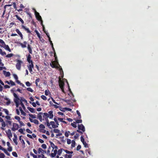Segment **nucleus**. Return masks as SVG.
I'll return each mask as SVG.
<instances>
[{
  "mask_svg": "<svg viewBox=\"0 0 158 158\" xmlns=\"http://www.w3.org/2000/svg\"><path fill=\"white\" fill-rule=\"evenodd\" d=\"M41 98L44 100H46L47 99V97H46L45 96H44V95H42L41 96Z\"/></svg>",
  "mask_w": 158,
  "mask_h": 158,
  "instance_id": "de8ad7c7",
  "label": "nucleus"
},
{
  "mask_svg": "<svg viewBox=\"0 0 158 158\" xmlns=\"http://www.w3.org/2000/svg\"><path fill=\"white\" fill-rule=\"evenodd\" d=\"M44 152L46 153V151H44L43 149L41 148H39L38 149V152L39 154H40V153H44Z\"/></svg>",
  "mask_w": 158,
  "mask_h": 158,
  "instance_id": "b1692460",
  "label": "nucleus"
},
{
  "mask_svg": "<svg viewBox=\"0 0 158 158\" xmlns=\"http://www.w3.org/2000/svg\"><path fill=\"white\" fill-rule=\"evenodd\" d=\"M19 131L21 133H22V134H25V133H24V132H23V128H20L19 130Z\"/></svg>",
  "mask_w": 158,
  "mask_h": 158,
  "instance_id": "8fccbe9b",
  "label": "nucleus"
},
{
  "mask_svg": "<svg viewBox=\"0 0 158 158\" xmlns=\"http://www.w3.org/2000/svg\"><path fill=\"white\" fill-rule=\"evenodd\" d=\"M42 26L43 27V29L44 30V32L46 33V35L47 36L48 38L49 36V33H48V32H46V31H45L44 30V28H45L44 27V26H43V25L42 24Z\"/></svg>",
  "mask_w": 158,
  "mask_h": 158,
  "instance_id": "58836bf2",
  "label": "nucleus"
},
{
  "mask_svg": "<svg viewBox=\"0 0 158 158\" xmlns=\"http://www.w3.org/2000/svg\"><path fill=\"white\" fill-rule=\"evenodd\" d=\"M26 131L27 132L29 133H32V131H31L29 128H27Z\"/></svg>",
  "mask_w": 158,
  "mask_h": 158,
  "instance_id": "0e129e2a",
  "label": "nucleus"
},
{
  "mask_svg": "<svg viewBox=\"0 0 158 158\" xmlns=\"http://www.w3.org/2000/svg\"><path fill=\"white\" fill-rule=\"evenodd\" d=\"M80 135L78 134V133H77L75 135H74V138L75 139H77L78 137Z\"/></svg>",
  "mask_w": 158,
  "mask_h": 158,
  "instance_id": "5fc2aeb1",
  "label": "nucleus"
},
{
  "mask_svg": "<svg viewBox=\"0 0 158 158\" xmlns=\"http://www.w3.org/2000/svg\"><path fill=\"white\" fill-rule=\"evenodd\" d=\"M27 41H24L23 43H20V45L23 48H25L26 47V44H27Z\"/></svg>",
  "mask_w": 158,
  "mask_h": 158,
  "instance_id": "aec40b11",
  "label": "nucleus"
},
{
  "mask_svg": "<svg viewBox=\"0 0 158 158\" xmlns=\"http://www.w3.org/2000/svg\"><path fill=\"white\" fill-rule=\"evenodd\" d=\"M30 155L31 156H32L34 158H37V155H34V154L33 153L31 152L30 153Z\"/></svg>",
  "mask_w": 158,
  "mask_h": 158,
  "instance_id": "e2e57ef3",
  "label": "nucleus"
},
{
  "mask_svg": "<svg viewBox=\"0 0 158 158\" xmlns=\"http://www.w3.org/2000/svg\"><path fill=\"white\" fill-rule=\"evenodd\" d=\"M64 101L68 104V105H70V106H73L74 104L72 101H70V100H64Z\"/></svg>",
  "mask_w": 158,
  "mask_h": 158,
  "instance_id": "a211bd4d",
  "label": "nucleus"
},
{
  "mask_svg": "<svg viewBox=\"0 0 158 158\" xmlns=\"http://www.w3.org/2000/svg\"><path fill=\"white\" fill-rule=\"evenodd\" d=\"M27 108L31 112H35V110L34 108L27 107Z\"/></svg>",
  "mask_w": 158,
  "mask_h": 158,
  "instance_id": "412c9836",
  "label": "nucleus"
},
{
  "mask_svg": "<svg viewBox=\"0 0 158 158\" xmlns=\"http://www.w3.org/2000/svg\"><path fill=\"white\" fill-rule=\"evenodd\" d=\"M54 120L56 124L55 125V126H56V128H57V127H58V126L59 125V123L57 120V118H56V117H55V118H54Z\"/></svg>",
  "mask_w": 158,
  "mask_h": 158,
  "instance_id": "a878e982",
  "label": "nucleus"
},
{
  "mask_svg": "<svg viewBox=\"0 0 158 158\" xmlns=\"http://www.w3.org/2000/svg\"><path fill=\"white\" fill-rule=\"evenodd\" d=\"M3 111L5 112L6 115H9V112L7 109H3Z\"/></svg>",
  "mask_w": 158,
  "mask_h": 158,
  "instance_id": "c9c22d12",
  "label": "nucleus"
},
{
  "mask_svg": "<svg viewBox=\"0 0 158 158\" xmlns=\"http://www.w3.org/2000/svg\"><path fill=\"white\" fill-rule=\"evenodd\" d=\"M16 17H17V19H19V21H20L21 22V23H24V20H23V19H22V18H20V17H19V16H18V15L16 16Z\"/></svg>",
  "mask_w": 158,
  "mask_h": 158,
  "instance_id": "c756f323",
  "label": "nucleus"
},
{
  "mask_svg": "<svg viewBox=\"0 0 158 158\" xmlns=\"http://www.w3.org/2000/svg\"><path fill=\"white\" fill-rule=\"evenodd\" d=\"M1 125H2V129L3 130H4V129H5L4 128V127H5L6 126V124L5 122V121H4L3 119V121H2V123H1Z\"/></svg>",
  "mask_w": 158,
  "mask_h": 158,
  "instance_id": "5701e85b",
  "label": "nucleus"
},
{
  "mask_svg": "<svg viewBox=\"0 0 158 158\" xmlns=\"http://www.w3.org/2000/svg\"><path fill=\"white\" fill-rule=\"evenodd\" d=\"M42 114H44V113H43V112H40L38 115V118L40 119V122H42L43 120L42 117Z\"/></svg>",
  "mask_w": 158,
  "mask_h": 158,
  "instance_id": "ddd939ff",
  "label": "nucleus"
},
{
  "mask_svg": "<svg viewBox=\"0 0 158 158\" xmlns=\"http://www.w3.org/2000/svg\"><path fill=\"white\" fill-rule=\"evenodd\" d=\"M13 7H14V8L15 10H17V9L16 4V3L15 2H13Z\"/></svg>",
  "mask_w": 158,
  "mask_h": 158,
  "instance_id": "052dcab7",
  "label": "nucleus"
},
{
  "mask_svg": "<svg viewBox=\"0 0 158 158\" xmlns=\"http://www.w3.org/2000/svg\"><path fill=\"white\" fill-rule=\"evenodd\" d=\"M50 124H51V125H52V128H55H55H56V126L55 122L51 121Z\"/></svg>",
  "mask_w": 158,
  "mask_h": 158,
  "instance_id": "393cba45",
  "label": "nucleus"
},
{
  "mask_svg": "<svg viewBox=\"0 0 158 158\" xmlns=\"http://www.w3.org/2000/svg\"><path fill=\"white\" fill-rule=\"evenodd\" d=\"M19 109L20 110V111L21 112V114L22 115H24V116H26V113L25 112H24V111H23V110L21 107H19Z\"/></svg>",
  "mask_w": 158,
  "mask_h": 158,
  "instance_id": "bb28decb",
  "label": "nucleus"
},
{
  "mask_svg": "<svg viewBox=\"0 0 158 158\" xmlns=\"http://www.w3.org/2000/svg\"><path fill=\"white\" fill-rule=\"evenodd\" d=\"M50 64L52 68H59V70L61 72V71H62L63 72L62 69V67H60L58 62H56V61L54 60V61L52 62L51 63H50Z\"/></svg>",
  "mask_w": 158,
  "mask_h": 158,
  "instance_id": "f03ea898",
  "label": "nucleus"
},
{
  "mask_svg": "<svg viewBox=\"0 0 158 158\" xmlns=\"http://www.w3.org/2000/svg\"><path fill=\"white\" fill-rule=\"evenodd\" d=\"M77 127L78 128L81 130L83 132L85 131V127H84V126L83 125H82V124H80V125L78 124L77 125Z\"/></svg>",
  "mask_w": 158,
  "mask_h": 158,
  "instance_id": "9d476101",
  "label": "nucleus"
},
{
  "mask_svg": "<svg viewBox=\"0 0 158 158\" xmlns=\"http://www.w3.org/2000/svg\"><path fill=\"white\" fill-rule=\"evenodd\" d=\"M5 118L7 119V120H11V117L9 115H7L6 116H5Z\"/></svg>",
  "mask_w": 158,
  "mask_h": 158,
  "instance_id": "09e8293b",
  "label": "nucleus"
},
{
  "mask_svg": "<svg viewBox=\"0 0 158 158\" xmlns=\"http://www.w3.org/2000/svg\"><path fill=\"white\" fill-rule=\"evenodd\" d=\"M3 73L6 77H9L10 75V73L9 71H6L4 70Z\"/></svg>",
  "mask_w": 158,
  "mask_h": 158,
  "instance_id": "dca6fc26",
  "label": "nucleus"
},
{
  "mask_svg": "<svg viewBox=\"0 0 158 158\" xmlns=\"http://www.w3.org/2000/svg\"><path fill=\"white\" fill-rule=\"evenodd\" d=\"M22 28H23L25 30L27 31V33H31V31L30 30H29L28 28H27L25 26H23V25H22Z\"/></svg>",
  "mask_w": 158,
  "mask_h": 158,
  "instance_id": "6ab92c4d",
  "label": "nucleus"
},
{
  "mask_svg": "<svg viewBox=\"0 0 158 158\" xmlns=\"http://www.w3.org/2000/svg\"><path fill=\"white\" fill-rule=\"evenodd\" d=\"M53 131L54 132L57 133V134H58V133H59L60 132V130L58 129V128H55L53 130Z\"/></svg>",
  "mask_w": 158,
  "mask_h": 158,
  "instance_id": "e433bc0d",
  "label": "nucleus"
},
{
  "mask_svg": "<svg viewBox=\"0 0 158 158\" xmlns=\"http://www.w3.org/2000/svg\"><path fill=\"white\" fill-rule=\"evenodd\" d=\"M35 10V16L36 17V18L38 20H39V21H40V20L42 21L41 23H42V17L40 15V14L39 13V12H37Z\"/></svg>",
  "mask_w": 158,
  "mask_h": 158,
  "instance_id": "6e6552de",
  "label": "nucleus"
},
{
  "mask_svg": "<svg viewBox=\"0 0 158 158\" xmlns=\"http://www.w3.org/2000/svg\"><path fill=\"white\" fill-rule=\"evenodd\" d=\"M28 67H29L31 68H33L34 67V65L33 64V63L32 60H31L30 63L29 64Z\"/></svg>",
  "mask_w": 158,
  "mask_h": 158,
  "instance_id": "4be33fe9",
  "label": "nucleus"
},
{
  "mask_svg": "<svg viewBox=\"0 0 158 158\" xmlns=\"http://www.w3.org/2000/svg\"><path fill=\"white\" fill-rule=\"evenodd\" d=\"M80 139H81V142L83 143L84 145V139L83 138V136H81V137H80Z\"/></svg>",
  "mask_w": 158,
  "mask_h": 158,
  "instance_id": "3c124183",
  "label": "nucleus"
},
{
  "mask_svg": "<svg viewBox=\"0 0 158 158\" xmlns=\"http://www.w3.org/2000/svg\"><path fill=\"white\" fill-rule=\"evenodd\" d=\"M57 149H55L53 150L54 152L51 153L50 155L52 157H55V156L57 153Z\"/></svg>",
  "mask_w": 158,
  "mask_h": 158,
  "instance_id": "4468645a",
  "label": "nucleus"
},
{
  "mask_svg": "<svg viewBox=\"0 0 158 158\" xmlns=\"http://www.w3.org/2000/svg\"><path fill=\"white\" fill-rule=\"evenodd\" d=\"M13 94L15 98V99H14V101L15 103L16 107H18L19 105V98L18 95H17L16 94H15V93H14V92L13 93Z\"/></svg>",
  "mask_w": 158,
  "mask_h": 158,
  "instance_id": "0eeeda50",
  "label": "nucleus"
},
{
  "mask_svg": "<svg viewBox=\"0 0 158 158\" xmlns=\"http://www.w3.org/2000/svg\"><path fill=\"white\" fill-rule=\"evenodd\" d=\"M29 102L31 104L33 107H36V102H31V101H29Z\"/></svg>",
  "mask_w": 158,
  "mask_h": 158,
  "instance_id": "a18cd8bd",
  "label": "nucleus"
},
{
  "mask_svg": "<svg viewBox=\"0 0 158 158\" xmlns=\"http://www.w3.org/2000/svg\"><path fill=\"white\" fill-rule=\"evenodd\" d=\"M84 146L85 147V148H88V145L87 143L85 141L84 139Z\"/></svg>",
  "mask_w": 158,
  "mask_h": 158,
  "instance_id": "6e6d98bb",
  "label": "nucleus"
},
{
  "mask_svg": "<svg viewBox=\"0 0 158 158\" xmlns=\"http://www.w3.org/2000/svg\"><path fill=\"white\" fill-rule=\"evenodd\" d=\"M26 84L27 86H30L31 85L29 81H27L26 82Z\"/></svg>",
  "mask_w": 158,
  "mask_h": 158,
  "instance_id": "69168bd1",
  "label": "nucleus"
},
{
  "mask_svg": "<svg viewBox=\"0 0 158 158\" xmlns=\"http://www.w3.org/2000/svg\"><path fill=\"white\" fill-rule=\"evenodd\" d=\"M0 43H1V44H2V46H3L6 50L9 51L10 52L11 51V50L10 48L9 45H6L3 40L0 39Z\"/></svg>",
  "mask_w": 158,
  "mask_h": 158,
  "instance_id": "20e7f679",
  "label": "nucleus"
},
{
  "mask_svg": "<svg viewBox=\"0 0 158 158\" xmlns=\"http://www.w3.org/2000/svg\"><path fill=\"white\" fill-rule=\"evenodd\" d=\"M27 48L29 52V54L27 56V60L30 64L31 60V54H30V53H32V49L31 46V45H30V44H28Z\"/></svg>",
  "mask_w": 158,
  "mask_h": 158,
  "instance_id": "7ed1b4c3",
  "label": "nucleus"
},
{
  "mask_svg": "<svg viewBox=\"0 0 158 158\" xmlns=\"http://www.w3.org/2000/svg\"><path fill=\"white\" fill-rule=\"evenodd\" d=\"M10 84L12 85V86H13V85H15V84L14 82V81H11V80H10Z\"/></svg>",
  "mask_w": 158,
  "mask_h": 158,
  "instance_id": "bf43d9fd",
  "label": "nucleus"
},
{
  "mask_svg": "<svg viewBox=\"0 0 158 158\" xmlns=\"http://www.w3.org/2000/svg\"><path fill=\"white\" fill-rule=\"evenodd\" d=\"M76 122H74L73 123H71V125L73 126V127L74 128H76L77 127V125L76 124Z\"/></svg>",
  "mask_w": 158,
  "mask_h": 158,
  "instance_id": "ea45409f",
  "label": "nucleus"
},
{
  "mask_svg": "<svg viewBox=\"0 0 158 158\" xmlns=\"http://www.w3.org/2000/svg\"><path fill=\"white\" fill-rule=\"evenodd\" d=\"M17 63L16 64V67L18 70H20L21 67V65L23 63V62L21 60H16Z\"/></svg>",
  "mask_w": 158,
  "mask_h": 158,
  "instance_id": "39448f33",
  "label": "nucleus"
},
{
  "mask_svg": "<svg viewBox=\"0 0 158 158\" xmlns=\"http://www.w3.org/2000/svg\"><path fill=\"white\" fill-rule=\"evenodd\" d=\"M15 119H16V120H17L20 123V120H21V118L19 116H15Z\"/></svg>",
  "mask_w": 158,
  "mask_h": 158,
  "instance_id": "a19ab883",
  "label": "nucleus"
},
{
  "mask_svg": "<svg viewBox=\"0 0 158 158\" xmlns=\"http://www.w3.org/2000/svg\"><path fill=\"white\" fill-rule=\"evenodd\" d=\"M16 31L17 33L19 35L21 39L22 40V39H23V36L22 33L19 30H18V29H16Z\"/></svg>",
  "mask_w": 158,
  "mask_h": 158,
  "instance_id": "f3484780",
  "label": "nucleus"
},
{
  "mask_svg": "<svg viewBox=\"0 0 158 158\" xmlns=\"http://www.w3.org/2000/svg\"><path fill=\"white\" fill-rule=\"evenodd\" d=\"M69 133H70V131H66L65 132V135L66 137H68L69 135Z\"/></svg>",
  "mask_w": 158,
  "mask_h": 158,
  "instance_id": "603ef678",
  "label": "nucleus"
},
{
  "mask_svg": "<svg viewBox=\"0 0 158 158\" xmlns=\"http://www.w3.org/2000/svg\"><path fill=\"white\" fill-rule=\"evenodd\" d=\"M14 138L13 139V140L15 143V145H17L18 144V143L17 141L18 139V137L16 134H14Z\"/></svg>",
  "mask_w": 158,
  "mask_h": 158,
  "instance_id": "2eb2a0df",
  "label": "nucleus"
},
{
  "mask_svg": "<svg viewBox=\"0 0 158 158\" xmlns=\"http://www.w3.org/2000/svg\"><path fill=\"white\" fill-rule=\"evenodd\" d=\"M76 145V142L75 141V140H72V144H71V146L72 147H74Z\"/></svg>",
  "mask_w": 158,
  "mask_h": 158,
  "instance_id": "4c0bfd02",
  "label": "nucleus"
},
{
  "mask_svg": "<svg viewBox=\"0 0 158 158\" xmlns=\"http://www.w3.org/2000/svg\"><path fill=\"white\" fill-rule=\"evenodd\" d=\"M27 89L28 91H31V92H33V91H34L33 89H32V88H31V87L27 88Z\"/></svg>",
  "mask_w": 158,
  "mask_h": 158,
  "instance_id": "864d4df0",
  "label": "nucleus"
},
{
  "mask_svg": "<svg viewBox=\"0 0 158 158\" xmlns=\"http://www.w3.org/2000/svg\"><path fill=\"white\" fill-rule=\"evenodd\" d=\"M71 140L70 139H67V143L68 144H70L71 143Z\"/></svg>",
  "mask_w": 158,
  "mask_h": 158,
  "instance_id": "338daca9",
  "label": "nucleus"
},
{
  "mask_svg": "<svg viewBox=\"0 0 158 158\" xmlns=\"http://www.w3.org/2000/svg\"><path fill=\"white\" fill-rule=\"evenodd\" d=\"M76 112L77 115H78V119H81V116L80 112H79V111H78V110H77Z\"/></svg>",
  "mask_w": 158,
  "mask_h": 158,
  "instance_id": "473e14b6",
  "label": "nucleus"
},
{
  "mask_svg": "<svg viewBox=\"0 0 158 158\" xmlns=\"http://www.w3.org/2000/svg\"><path fill=\"white\" fill-rule=\"evenodd\" d=\"M5 99L7 101L6 102V105H10V103H11V102L9 98H5Z\"/></svg>",
  "mask_w": 158,
  "mask_h": 158,
  "instance_id": "c85d7f7f",
  "label": "nucleus"
},
{
  "mask_svg": "<svg viewBox=\"0 0 158 158\" xmlns=\"http://www.w3.org/2000/svg\"><path fill=\"white\" fill-rule=\"evenodd\" d=\"M43 117L44 118L43 120H44V119L45 120L47 123V124L48 120V118H49L50 119H52L53 118L54 114L53 111L52 110L49 111L48 113H44Z\"/></svg>",
  "mask_w": 158,
  "mask_h": 158,
  "instance_id": "f257e3e1",
  "label": "nucleus"
},
{
  "mask_svg": "<svg viewBox=\"0 0 158 158\" xmlns=\"http://www.w3.org/2000/svg\"><path fill=\"white\" fill-rule=\"evenodd\" d=\"M0 53L2 55H6V53L5 52H3L2 49H0Z\"/></svg>",
  "mask_w": 158,
  "mask_h": 158,
  "instance_id": "f704fd0d",
  "label": "nucleus"
},
{
  "mask_svg": "<svg viewBox=\"0 0 158 158\" xmlns=\"http://www.w3.org/2000/svg\"><path fill=\"white\" fill-rule=\"evenodd\" d=\"M49 142L50 143V145H51V147L52 148V152H53V151L54 150V149H58V148L57 146H55V144H54V143H53V142H51V141H50Z\"/></svg>",
  "mask_w": 158,
  "mask_h": 158,
  "instance_id": "f8f14e48",
  "label": "nucleus"
},
{
  "mask_svg": "<svg viewBox=\"0 0 158 158\" xmlns=\"http://www.w3.org/2000/svg\"><path fill=\"white\" fill-rule=\"evenodd\" d=\"M6 7H5V5L4 6V10L3 13V14L2 16V17H4V15L5 14L6 11Z\"/></svg>",
  "mask_w": 158,
  "mask_h": 158,
  "instance_id": "79ce46f5",
  "label": "nucleus"
},
{
  "mask_svg": "<svg viewBox=\"0 0 158 158\" xmlns=\"http://www.w3.org/2000/svg\"><path fill=\"white\" fill-rule=\"evenodd\" d=\"M81 148V145H78L76 149L77 150H79Z\"/></svg>",
  "mask_w": 158,
  "mask_h": 158,
  "instance_id": "774afa93",
  "label": "nucleus"
},
{
  "mask_svg": "<svg viewBox=\"0 0 158 158\" xmlns=\"http://www.w3.org/2000/svg\"><path fill=\"white\" fill-rule=\"evenodd\" d=\"M63 150H64V149L63 148H61L59 149L57 151V154L59 156H60L62 153Z\"/></svg>",
  "mask_w": 158,
  "mask_h": 158,
  "instance_id": "cd10ccee",
  "label": "nucleus"
},
{
  "mask_svg": "<svg viewBox=\"0 0 158 158\" xmlns=\"http://www.w3.org/2000/svg\"><path fill=\"white\" fill-rule=\"evenodd\" d=\"M64 151L66 153H67V154H72L73 153V151H68L67 149H64Z\"/></svg>",
  "mask_w": 158,
  "mask_h": 158,
  "instance_id": "2f4dec72",
  "label": "nucleus"
},
{
  "mask_svg": "<svg viewBox=\"0 0 158 158\" xmlns=\"http://www.w3.org/2000/svg\"><path fill=\"white\" fill-rule=\"evenodd\" d=\"M6 135H7V136L9 138V139H10L11 137H12V134L11 133V131L10 129H8L7 131H6Z\"/></svg>",
  "mask_w": 158,
  "mask_h": 158,
  "instance_id": "9b49d317",
  "label": "nucleus"
},
{
  "mask_svg": "<svg viewBox=\"0 0 158 158\" xmlns=\"http://www.w3.org/2000/svg\"><path fill=\"white\" fill-rule=\"evenodd\" d=\"M59 86L61 88L62 91L64 93H65L64 89V81H61L60 78H59Z\"/></svg>",
  "mask_w": 158,
  "mask_h": 158,
  "instance_id": "423d86ee",
  "label": "nucleus"
},
{
  "mask_svg": "<svg viewBox=\"0 0 158 158\" xmlns=\"http://www.w3.org/2000/svg\"><path fill=\"white\" fill-rule=\"evenodd\" d=\"M5 155L3 153H0V158H4Z\"/></svg>",
  "mask_w": 158,
  "mask_h": 158,
  "instance_id": "49530a36",
  "label": "nucleus"
},
{
  "mask_svg": "<svg viewBox=\"0 0 158 158\" xmlns=\"http://www.w3.org/2000/svg\"><path fill=\"white\" fill-rule=\"evenodd\" d=\"M13 55H14V54H13V53H10V54H7L6 56V57H12V56H13Z\"/></svg>",
  "mask_w": 158,
  "mask_h": 158,
  "instance_id": "72a5a7b5",
  "label": "nucleus"
},
{
  "mask_svg": "<svg viewBox=\"0 0 158 158\" xmlns=\"http://www.w3.org/2000/svg\"><path fill=\"white\" fill-rule=\"evenodd\" d=\"M19 127V125L18 123H13V127L11 128L12 131H15L16 130H17Z\"/></svg>",
  "mask_w": 158,
  "mask_h": 158,
  "instance_id": "1a4fd4ad",
  "label": "nucleus"
},
{
  "mask_svg": "<svg viewBox=\"0 0 158 158\" xmlns=\"http://www.w3.org/2000/svg\"><path fill=\"white\" fill-rule=\"evenodd\" d=\"M33 123L36 124H38L39 123L38 120H37V119H33Z\"/></svg>",
  "mask_w": 158,
  "mask_h": 158,
  "instance_id": "c03bdc74",
  "label": "nucleus"
},
{
  "mask_svg": "<svg viewBox=\"0 0 158 158\" xmlns=\"http://www.w3.org/2000/svg\"><path fill=\"white\" fill-rule=\"evenodd\" d=\"M72 155H68V153L64 155L65 158H71Z\"/></svg>",
  "mask_w": 158,
  "mask_h": 158,
  "instance_id": "7c9ffc66",
  "label": "nucleus"
},
{
  "mask_svg": "<svg viewBox=\"0 0 158 158\" xmlns=\"http://www.w3.org/2000/svg\"><path fill=\"white\" fill-rule=\"evenodd\" d=\"M12 154L13 156H16V157H17V156H18L16 152H13L12 153Z\"/></svg>",
  "mask_w": 158,
  "mask_h": 158,
  "instance_id": "4d7b16f0",
  "label": "nucleus"
},
{
  "mask_svg": "<svg viewBox=\"0 0 158 158\" xmlns=\"http://www.w3.org/2000/svg\"><path fill=\"white\" fill-rule=\"evenodd\" d=\"M82 119H77L76 120V123H82Z\"/></svg>",
  "mask_w": 158,
  "mask_h": 158,
  "instance_id": "13d9d810",
  "label": "nucleus"
},
{
  "mask_svg": "<svg viewBox=\"0 0 158 158\" xmlns=\"http://www.w3.org/2000/svg\"><path fill=\"white\" fill-rule=\"evenodd\" d=\"M41 147L44 149H46L47 146L45 144H43L41 145Z\"/></svg>",
  "mask_w": 158,
  "mask_h": 158,
  "instance_id": "680f3d73",
  "label": "nucleus"
},
{
  "mask_svg": "<svg viewBox=\"0 0 158 158\" xmlns=\"http://www.w3.org/2000/svg\"><path fill=\"white\" fill-rule=\"evenodd\" d=\"M13 76L14 77L15 79L16 80V82H17V79L18 78V77L17 75H16V74H13Z\"/></svg>",
  "mask_w": 158,
  "mask_h": 158,
  "instance_id": "37998d69",
  "label": "nucleus"
}]
</instances>
